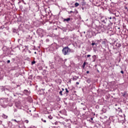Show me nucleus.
Instances as JSON below:
<instances>
[{
    "instance_id": "dca6fc26",
    "label": "nucleus",
    "mask_w": 128,
    "mask_h": 128,
    "mask_svg": "<svg viewBox=\"0 0 128 128\" xmlns=\"http://www.w3.org/2000/svg\"><path fill=\"white\" fill-rule=\"evenodd\" d=\"M65 90H66V92H68V88H66Z\"/></svg>"
},
{
    "instance_id": "1a4fd4ad",
    "label": "nucleus",
    "mask_w": 128,
    "mask_h": 128,
    "mask_svg": "<svg viewBox=\"0 0 128 128\" xmlns=\"http://www.w3.org/2000/svg\"><path fill=\"white\" fill-rule=\"evenodd\" d=\"M62 91L60 90V92H59V94H60V96H62Z\"/></svg>"
},
{
    "instance_id": "a211bd4d",
    "label": "nucleus",
    "mask_w": 128,
    "mask_h": 128,
    "mask_svg": "<svg viewBox=\"0 0 128 128\" xmlns=\"http://www.w3.org/2000/svg\"><path fill=\"white\" fill-rule=\"evenodd\" d=\"M24 92H28V90H24Z\"/></svg>"
},
{
    "instance_id": "0eeeda50",
    "label": "nucleus",
    "mask_w": 128,
    "mask_h": 128,
    "mask_svg": "<svg viewBox=\"0 0 128 128\" xmlns=\"http://www.w3.org/2000/svg\"><path fill=\"white\" fill-rule=\"evenodd\" d=\"M122 96H124V97L126 96V92H124V94H123Z\"/></svg>"
},
{
    "instance_id": "39448f33",
    "label": "nucleus",
    "mask_w": 128,
    "mask_h": 128,
    "mask_svg": "<svg viewBox=\"0 0 128 128\" xmlns=\"http://www.w3.org/2000/svg\"><path fill=\"white\" fill-rule=\"evenodd\" d=\"M48 118H50V120H52V116L50 115L48 116Z\"/></svg>"
},
{
    "instance_id": "f257e3e1",
    "label": "nucleus",
    "mask_w": 128,
    "mask_h": 128,
    "mask_svg": "<svg viewBox=\"0 0 128 128\" xmlns=\"http://www.w3.org/2000/svg\"><path fill=\"white\" fill-rule=\"evenodd\" d=\"M62 52L64 56H66V54H68V53L72 52V50L68 47L66 46L62 49Z\"/></svg>"
},
{
    "instance_id": "9b49d317",
    "label": "nucleus",
    "mask_w": 128,
    "mask_h": 128,
    "mask_svg": "<svg viewBox=\"0 0 128 128\" xmlns=\"http://www.w3.org/2000/svg\"><path fill=\"white\" fill-rule=\"evenodd\" d=\"M24 122H26V124H28V120H25Z\"/></svg>"
},
{
    "instance_id": "bb28decb",
    "label": "nucleus",
    "mask_w": 128,
    "mask_h": 128,
    "mask_svg": "<svg viewBox=\"0 0 128 128\" xmlns=\"http://www.w3.org/2000/svg\"><path fill=\"white\" fill-rule=\"evenodd\" d=\"M91 120H92V118H91Z\"/></svg>"
},
{
    "instance_id": "aec40b11",
    "label": "nucleus",
    "mask_w": 128,
    "mask_h": 128,
    "mask_svg": "<svg viewBox=\"0 0 128 128\" xmlns=\"http://www.w3.org/2000/svg\"><path fill=\"white\" fill-rule=\"evenodd\" d=\"M86 74H90V71H87Z\"/></svg>"
},
{
    "instance_id": "7ed1b4c3",
    "label": "nucleus",
    "mask_w": 128,
    "mask_h": 128,
    "mask_svg": "<svg viewBox=\"0 0 128 128\" xmlns=\"http://www.w3.org/2000/svg\"><path fill=\"white\" fill-rule=\"evenodd\" d=\"M69 20H70V18H66V19L64 20V22H68Z\"/></svg>"
},
{
    "instance_id": "412c9836",
    "label": "nucleus",
    "mask_w": 128,
    "mask_h": 128,
    "mask_svg": "<svg viewBox=\"0 0 128 128\" xmlns=\"http://www.w3.org/2000/svg\"><path fill=\"white\" fill-rule=\"evenodd\" d=\"M121 74H124V72L122 70L121 71Z\"/></svg>"
},
{
    "instance_id": "20e7f679",
    "label": "nucleus",
    "mask_w": 128,
    "mask_h": 128,
    "mask_svg": "<svg viewBox=\"0 0 128 128\" xmlns=\"http://www.w3.org/2000/svg\"><path fill=\"white\" fill-rule=\"evenodd\" d=\"M80 6V4L78 3V2H76L75 3V6H76V8L78 6Z\"/></svg>"
},
{
    "instance_id": "ddd939ff",
    "label": "nucleus",
    "mask_w": 128,
    "mask_h": 128,
    "mask_svg": "<svg viewBox=\"0 0 128 128\" xmlns=\"http://www.w3.org/2000/svg\"><path fill=\"white\" fill-rule=\"evenodd\" d=\"M32 64H36V61H33L32 62Z\"/></svg>"
},
{
    "instance_id": "6e6552de",
    "label": "nucleus",
    "mask_w": 128,
    "mask_h": 128,
    "mask_svg": "<svg viewBox=\"0 0 128 128\" xmlns=\"http://www.w3.org/2000/svg\"><path fill=\"white\" fill-rule=\"evenodd\" d=\"M85 66H86V62H84V63L83 64V65H82V67L84 68Z\"/></svg>"
},
{
    "instance_id": "6ab92c4d",
    "label": "nucleus",
    "mask_w": 128,
    "mask_h": 128,
    "mask_svg": "<svg viewBox=\"0 0 128 128\" xmlns=\"http://www.w3.org/2000/svg\"><path fill=\"white\" fill-rule=\"evenodd\" d=\"M76 84H80V82H76Z\"/></svg>"
},
{
    "instance_id": "f8f14e48",
    "label": "nucleus",
    "mask_w": 128,
    "mask_h": 128,
    "mask_svg": "<svg viewBox=\"0 0 128 128\" xmlns=\"http://www.w3.org/2000/svg\"><path fill=\"white\" fill-rule=\"evenodd\" d=\"M96 55H94V56H92V58H94V60H96Z\"/></svg>"
},
{
    "instance_id": "f03ea898",
    "label": "nucleus",
    "mask_w": 128,
    "mask_h": 128,
    "mask_svg": "<svg viewBox=\"0 0 128 128\" xmlns=\"http://www.w3.org/2000/svg\"><path fill=\"white\" fill-rule=\"evenodd\" d=\"M2 116V118H8V116H6L4 114H3Z\"/></svg>"
},
{
    "instance_id": "4468645a",
    "label": "nucleus",
    "mask_w": 128,
    "mask_h": 128,
    "mask_svg": "<svg viewBox=\"0 0 128 128\" xmlns=\"http://www.w3.org/2000/svg\"><path fill=\"white\" fill-rule=\"evenodd\" d=\"M10 60H8L7 61V64H10Z\"/></svg>"
},
{
    "instance_id": "a878e982",
    "label": "nucleus",
    "mask_w": 128,
    "mask_h": 128,
    "mask_svg": "<svg viewBox=\"0 0 128 128\" xmlns=\"http://www.w3.org/2000/svg\"><path fill=\"white\" fill-rule=\"evenodd\" d=\"M103 22H105V23H106V22H104V20H103Z\"/></svg>"
},
{
    "instance_id": "4be33fe9",
    "label": "nucleus",
    "mask_w": 128,
    "mask_h": 128,
    "mask_svg": "<svg viewBox=\"0 0 128 128\" xmlns=\"http://www.w3.org/2000/svg\"><path fill=\"white\" fill-rule=\"evenodd\" d=\"M109 18H110V20H112V16L110 17Z\"/></svg>"
},
{
    "instance_id": "b1692460",
    "label": "nucleus",
    "mask_w": 128,
    "mask_h": 128,
    "mask_svg": "<svg viewBox=\"0 0 128 128\" xmlns=\"http://www.w3.org/2000/svg\"><path fill=\"white\" fill-rule=\"evenodd\" d=\"M64 88H62V90L64 91Z\"/></svg>"
},
{
    "instance_id": "f3484780",
    "label": "nucleus",
    "mask_w": 128,
    "mask_h": 128,
    "mask_svg": "<svg viewBox=\"0 0 128 128\" xmlns=\"http://www.w3.org/2000/svg\"><path fill=\"white\" fill-rule=\"evenodd\" d=\"M90 54H88V55L87 56V58H90Z\"/></svg>"
},
{
    "instance_id": "2eb2a0df",
    "label": "nucleus",
    "mask_w": 128,
    "mask_h": 128,
    "mask_svg": "<svg viewBox=\"0 0 128 128\" xmlns=\"http://www.w3.org/2000/svg\"><path fill=\"white\" fill-rule=\"evenodd\" d=\"M94 44H96V43H94V42H92V46H94Z\"/></svg>"
},
{
    "instance_id": "423d86ee",
    "label": "nucleus",
    "mask_w": 128,
    "mask_h": 128,
    "mask_svg": "<svg viewBox=\"0 0 128 128\" xmlns=\"http://www.w3.org/2000/svg\"><path fill=\"white\" fill-rule=\"evenodd\" d=\"M12 122H18V123L19 122V121H17L16 120H14V119L12 120Z\"/></svg>"
},
{
    "instance_id": "5701e85b",
    "label": "nucleus",
    "mask_w": 128,
    "mask_h": 128,
    "mask_svg": "<svg viewBox=\"0 0 128 128\" xmlns=\"http://www.w3.org/2000/svg\"><path fill=\"white\" fill-rule=\"evenodd\" d=\"M72 12H74L70 11V13H72Z\"/></svg>"
},
{
    "instance_id": "9d476101",
    "label": "nucleus",
    "mask_w": 128,
    "mask_h": 128,
    "mask_svg": "<svg viewBox=\"0 0 128 128\" xmlns=\"http://www.w3.org/2000/svg\"><path fill=\"white\" fill-rule=\"evenodd\" d=\"M42 122H46V120H44L43 118H42Z\"/></svg>"
},
{
    "instance_id": "393cba45",
    "label": "nucleus",
    "mask_w": 128,
    "mask_h": 128,
    "mask_svg": "<svg viewBox=\"0 0 128 128\" xmlns=\"http://www.w3.org/2000/svg\"><path fill=\"white\" fill-rule=\"evenodd\" d=\"M34 54H36V52H34Z\"/></svg>"
}]
</instances>
